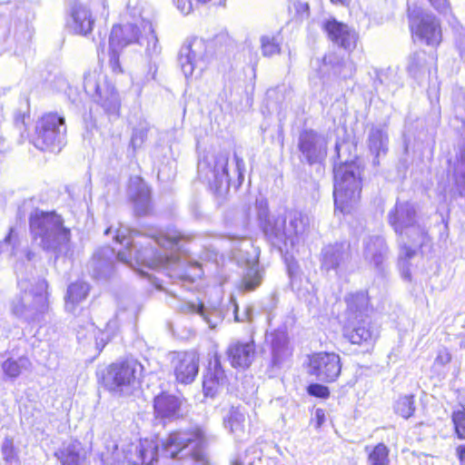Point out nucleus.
<instances>
[{
  "label": "nucleus",
  "instance_id": "nucleus-1",
  "mask_svg": "<svg viewBox=\"0 0 465 465\" xmlns=\"http://www.w3.org/2000/svg\"><path fill=\"white\" fill-rule=\"evenodd\" d=\"M114 232V240L124 244L125 249L117 253L110 246L98 249L88 265L95 279L109 277L116 260L133 269L142 266L153 270L173 268L181 260L185 236L180 232L172 231L151 237L121 227Z\"/></svg>",
  "mask_w": 465,
  "mask_h": 465
},
{
  "label": "nucleus",
  "instance_id": "nucleus-2",
  "mask_svg": "<svg viewBox=\"0 0 465 465\" xmlns=\"http://www.w3.org/2000/svg\"><path fill=\"white\" fill-rule=\"evenodd\" d=\"M388 222L398 235L401 246L399 266L402 277L411 280L408 260L412 258L416 251L408 243L421 245L427 239V231L417 220L415 206L410 202L397 201L393 209L388 213Z\"/></svg>",
  "mask_w": 465,
  "mask_h": 465
},
{
  "label": "nucleus",
  "instance_id": "nucleus-3",
  "mask_svg": "<svg viewBox=\"0 0 465 465\" xmlns=\"http://www.w3.org/2000/svg\"><path fill=\"white\" fill-rule=\"evenodd\" d=\"M345 143H336L335 151L340 163L333 167V199L335 213L350 214L359 206L362 187V169L355 161H342L341 150L347 146Z\"/></svg>",
  "mask_w": 465,
  "mask_h": 465
},
{
  "label": "nucleus",
  "instance_id": "nucleus-4",
  "mask_svg": "<svg viewBox=\"0 0 465 465\" xmlns=\"http://www.w3.org/2000/svg\"><path fill=\"white\" fill-rule=\"evenodd\" d=\"M30 232L38 244L55 257H69L73 254L71 231L64 225L63 218L55 212L39 209L29 217Z\"/></svg>",
  "mask_w": 465,
  "mask_h": 465
},
{
  "label": "nucleus",
  "instance_id": "nucleus-5",
  "mask_svg": "<svg viewBox=\"0 0 465 465\" xmlns=\"http://www.w3.org/2000/svg\"><path fill=\"white\" fill-rule=\"evenodd\" d=\"M20 290L12 302L13 312L27 322H39L41 315L48 310L47 282L45 279H21Z\"/></svg>",
  "mask_w": 465,
  "mask_h": 465
},
{
  "label": "nucleus",
  "instance_id": "nucleus-6",
  "mask_svg": "<svg viewBox=\"0 0 465 465\" xmlns=\"http://www.w3.org/2000/svg\"><path fill=\"white\" fill-rule=\"evenodd\" d=\"M205 438L200 429L175 430L162 441V452L172 459L191 458L193 465H210L203 448Z\"/></svg>",
  "mask_w": 465,
  "mask_h": 465
},
{
  "label": "nucleus",
  "instance_id": "nucleus-7",
  "mask_svg": "<svg viewBox=\"0 0 465 465\" xmlns=\"http://www.w3.org/2000/svg\"><path fill=\"white\" fill-rule=\"evenodd\" d=\"M143 366L134 359L109 365L103 377L104 387L111 392L128 395L140 383Z\"/></svg>",
  "mask_w": 465,
  "mask_h": 465
},
{
  "label": "nucleus",
  "instance_id": "nucleus-8",
  "mask_svg": "<svg viewBox=\"0 0 465 465\" xmlns=\"http://www.w3.org/2000/svg\"><path fill=\"white\" fill-rule=\"evenodd\" d=\"M64 117L56 113L44 114L37 120L32 143L41 151L60 152L65 143Z\"/></svg>",
  "mask_w": 465,
  "mask_h": 465
},
{
  "label": "nucleus",
  "instance_id": "nucleus-9",
  "mask_svg": "<svg viewBox=\"0 0 465 465\" xmlns=\"http://www.w3.org/2000/svg\"><path fill=\"white\" fill-rule=\"evenodd\" d=\"M84 89L87 95L104 110L111 117H118L121 108L119 94L109 83L101 69L88 71L84 75Z\"/></svg>",
  "mask_w": 465,
  "mask_h": 465
},
{
  "label": "nucleus",
  "instance_id": "nucleus-10",
  "mask_svg": "<svg viewBox=\"0 0 465 465\" xmlns=\"http://www.w3.org/2000/svg\"><path fill=\"white\" fill-rule=\"evenodd\" d=\"M229 154L219 153L215 155H206L199 160L198 175L206 182L215 194L228 192L232 178L228 172Z\"/></svg>",
  "mask_w": 465,
  "mask_h": 465
},
{
  "label": "nucleus",
  "instance_id": "nucleus-11",
  "mask_svg": "<svg viewBox=\"0 0 465 465\" xmlns=\"http://www.w3.org/2000/svg\"><path fill=\"white\" fill-rule=\"evenodd\" d=\"M281 219L284 220V225L279 226L274 232L271 227L267 229V232L271 244L282 252L287 249L288 244L293 246L299 237L308 230L310 219L307 214L297 210L289 211Z\"/></svg>",
  "mask_w": 465,
  "mask_h": 465
},
{
  "label": "nucleus",
  "instance_id": "nucleus-12",
  "mask_svg": "<svg viewBox=\"0 0 465 465\" xmlns=\"http://www.w3.org/2000/svg\"><path fill=\"white\" fill-rule=\"evenodd\" d=\"M238 240L241 242V247L239 250L234 251L233 257L239 265L246 267L241 282V289L245 292H252L262 281V271L259 267L260 252L245 238Z\"/></svg>",
  "mask_w": 465,
  "mask_h": 465
},
{
  "label": "nucleus",
  "instance_id": "nucleus-13",
  "mask_svg": "<svg viewBox=\"0 0 465 465\" xmlns=\"http://www.w3.org/2000/svg\"><path fill=\"white\" fill-rule=\"evenodd\" d=\"M412 34L428 45H438L441 41V28L435 15L423 10L408 7Z\"/></svg>",
  "mask_w": 465,
  "mask_h": 465
},
{
  "label": "nucleus",
  "instance_id": "nucleus-14",
  "mask_svg": "<svg viewBox=\"0 0 465 465\" xmlns=\"http://www.w3.org/2000/svg\"><path fill=\"white\" fill-rule=\"evenodd\" d=\"M267 341L271 347V359L265 372L269 378H274L290 361L292 350L289 345L288 334L284 331L277 330L270 333L267 335Z\"/></svg>",
  "mask_w": 465,
  "mask_h": 465
},
{
  "label": "nucleus",
  "instance_id": "nucleus-15",
  "mask_svg": "<svg viewBox=\"0 0 465 465\" xmlns=\"http://www.w3.org/2000/svg\"><path fill=\"white\" fill-rule=\"evenodd\" d=\"M206 51V43L200 38H193L183 45L179 52L178 62L186 78L192 76L195 71L201 74L204 70Z\"/></svg>",
  "mask_w": 465,
  "mask_h": 465
},
{
  "label": "nucleus",
  "instance_id": "nucleus-16",
  "mask_svg": "<svg viewBox=\"0 0 465 465\" xmlns=\"http://www.w3.org/2000/svg\"><path fill=\"white\" fill-rule=\"evenodd\" d=\"M310 373L323 382H333L341 374V358L334 352H318L310 357Z\"/></svg>",
  "mask_w": 465,
  "mask_h": 465
},
{
  "label": "nucleus",
  "instance_id": "nucleus-17",
  "mask_svg": "<svg viewBox=\"0 0 465 465\" xmlns=\"http://www.w3.org/2000/svg\"><path fill=\"white\" fill-rule=\"evenodd\" d=\"M343 336L351 343L371 347L378 339L379 332L371 318L345 320Z\"/></svg>",
  "mask_w": 465,
  "mask_h": 465
},
{
  "label": "nucleus",
  "instance_id": "nucleus-18",
  "mask_svg": "<svg viewBox=\"0 0 465 465\" xmlns=\"http://www.w3.org/2000/svg\"><path fill=\"white\" fill-rule=\"evenodd\" d=\"M298 149L305 161L312 165L324 160L327 141L324 135L313 130H303L298 138Z\"/></svg>",
  "mask_w": 465,
  "mask_h": 465
},
{
  "label": "nucleus",
  "instance_id": "nucleus-19",
  "mask_svg": "<svg viewBox=\"0 0 465 465\" xmlns=\"http://www.w3.org/2000/svg\"><path fill=\"white\" fill-rule=\"evenodd\" d=\"M172 367L176 381L183 384L192 383L199 371V357L193 351L174 352Z\"/></svg>",
  "mask_w": 465,
  "mask_h": 465
},
{
  "label": "nucleus",
  "instance_id": "nucleus-20",
  "mask_svg": "<svg viewBox=\"0 0 465 465\" xmlns=\"http://www.w3.org/2000/svg\"><path fill=\"white\" fill-rule=\"evenodd\" d=\"M159 444L154 440H141L124 450V459L132 465H154L158 460Z\"/></svg>",
  "mask_w": 465,
  "mask_h": 465
},
{
  "label": "nucleus",
  "instance_id": "nucleus-21",
  "mask_svg": "<svg viewBox=\"0 0 465 465\" xmlns=\"http://www.w3.org/2000/svg\"><path fill=\"white\" fill-rule=\"evenodd\" d=\"M350 244L336 242L324 246L321 252V268L326 272L336 273L344 269L350 261Z\"/></svg>",
  "mask_w": 465,
  "mask_h": 465
},
{
  "label": "nucleus",
  "instance_id": "nucleus-22",
  "mask_svg": "<svg viewBox=\"0 0 465 465\" xmlns=\"http://www.w3.org/2000/svg\"><path fill=\"white\" fill-rule=\"evenodd\" d=\"M256 356V346L252 340L232 341L226 349V357L231 366L237 370L248 369Z\"/></svg>",
  "mask_w": 465,
  "mask_h": 465
},
{
  "label": "nucleus",
  "instance_id": "nucleus-23",
  "mask_svg": "<svg viewBox=\"0 0 465 465\" xmlns=\"http://www.w3.org/2000/svg\"><path fill=\"white\" fill-rule=\"evenodd\" d=\"M322 28L334 45L349 51L355 48L357 34L347 25L330 18L322 23Z\"/></svg>",
  "mask_w": 465,
  "mask_h": 465
},
{
  "label": "nucleus",
  "instance_id": "nucleus-24",
  "mask_svg": "<svg viewBox=\"0 0 465 465\" xmlns=\"http://www.w3.org/2000/svg\"><path fill=\"white\" fill-rule=\"evenodd\" d=\"M226 382L225 371L222 367L221 356L214 354L203 381L205 396L213 397Z\"/></svg>",
  "mask_w": 465,
  "mask_h": 465
},
{
  "label": "nucleus",
  "instance_id": "nucleus-25",
  "mask_svg": "<svg viewBox=\"0 0 465 465\" xmlns=\"http://www.w3.org/2000/svg\"><path fill=\"white\" fill-rule=\"evenodd\" d=\"M182 400L180 397L163 391L153 400V410L155 416L163 420H174L180 414Z\"/></svg>",
  "mask_w": 465,
  "mask_h": 465
},
{
  "label": "nucleus",
  "instance_id": "nucleus-26",
  "mask_svg": "<svg viewBox=\"0 0 465 465\" xmlns=\"http://www.w3.org/2000/svg\"><path fill=\"white\" fill-rule=\"evenodd\" d=\"M128 193L134 203V212L137 215H146L151 212V191L145 183L139 178H135L131 182Z\"/></svg>",
  "mask_w": 465,
  "mask_h": 465
},
{
  "label": "nucleus",
  "instance_id": "nucleus-27",
  "mask_svg": "<svg viewBox=\"0 0 465 465\" xmlns=\"http://www.w3.org/2000/svg\"><path fill=\"white\" fill-rule=\"evenodd\" d=\"M389 137L384 125H371L368 132V147L374 155L373 164H380L379 158L385 155L388 151Z\"/></svg>",
  "mask_w": 465,
  "mask_h": 465
},
{
  "label": "nucleus",
  "instance_id": "nucleus-28",
  "mask_svg": "<svg viewBox=\"0 0 465 465\" xmlns=\"http://www.w3.org/2000/svg\"><path fill=\"white\" fill-rule=\"evenodd\" d=\"M69 27L78 35H87L92 32L94 20L90 10L81 4H75L71 10Z\"/></svg>",
  "mask_w": 465,
  "mask_h": 465
},
{
  "label": "nucleus",
  "instance_id": "nucleus-29",
  "mask_svg": "<svg viewBox=\"0 0 465 465\" xmlns=\"http://www.w3.org/2000/svg\"><path fill=\"white\" fill-rule=\"evenodd\" d=\"M364 245L365 259L372 263L379 272H382L384 270L383 262L388 251L385 240L381 236H370Z\"/></svg>",
  "mask_w": 465,
  "mask_h": 465
},
{
  "label": "nucleus",
  "instance_id": "nucleus-30",
  "mask_svg": "<svg viewBox=\"0 0 465 465\" xmlns=\"http://www.w3.org/2000/svg\"><path fill=\"white\" fill-rule=\"evenodd\" d=\"M180 311L183 313L200 315L210 329H215L223 320V313L218 308H207L203 302H183Z\"/></svg>",
  "mask_w": 465,
  "mask_h": 465
},
{
  "label": "nucleus",
  "instance_id": "nucleus-31",
  "mask_svg": "<svg viewBox=\"0 0 465 465\" xmlns=\"http://www.w3.org/2000/svg\"><path fill=\"white\" fill-rule=\"evenodd\" d=\"M345 302L347 309L345 312V320L370 318L371 308L369 306L368 293L365 292H356L350 293Z\"/></svg>",
  "mask_w": 465,
  "mask_h": 465
},
{
  "label": "nucleus",
  "instance_id": "nucleus-32",
  "mask_svg": "<svg viewBox=\"0 0 465 465\" xmlns=\"http://www.w3.org/2000/svg\"><path fill=\"white\" fill-rule=\"evenodd\" d=\"M139 29L133 24L114 25L109 38L110 48H124L139 40Z\"/></svg>",
  "mask_w": 465,
  "mask_h": 465
},
{
  "label": "nucleus",
  "instance_id": "nucleus-33",
  "mask_svg": "<svg viewBox=\"0 0 465 465\" xmlns=\"http://www.w3.org/2000/svg\"><path fill=\"white\" fill-rule=\"evenodd\" d=\"M87 450L83 444L76 440L64 445L59 451L58 459L62 465H82L86 458Z\"/></svg>",
  "mask_w": 465,
  "mask_h": 465
},
{
  "label": "nucleus",
  "instance_id": "nucleus-34",
  "mask_svg": "<svg viewBox=\"0 0 465 465\" xmlns=\"http://www.w3.org/2000/svg\"><path fill=\"white\" fill-rule=\"evenodd\" d=\"M255 209L260 227L266 239L269 241V232H267V229L271 227L272 232H274L279 226L284 225V220L281 219L282 216H270L268 203L262 197L256 199Z\"/></svg>",
  "mask_w": 465,
  "mask_h": 465
},
{
  "label": "nucleus",
  "instance_id": "nucleus-35",
  "mask_svg": "<svg viewBox=\"0 0 465 465\" xmlns=\"http://www.w3.org/2000/svg\"><path fill=\"white\" fill-rule=\"evenodd\" d=\"M223 425L235 438H241L245 429V411L240 407H232L223 417Z\"/></svg>",
  "mask_w": 465,
  "mask_h": 465
},
{
  "label": "nucleus",
  "instance_id": "nucleus-36",
  "mask_svg": "<svg viewBox=\"0 0 465 465\" xmlns=\"http://www.w3.org/2000/svg\"><path fill=\"white\" fill-rule=\"evenodd\" d=\"M98 335L104 336V332L98 330L93 322H87L84 326H79L76 331V337L80 343L88 345L94 342L96 349L101 351L106 341L103 337L99 338Z\"/></svg>",
  "mask_w": 465,
  "mask_h": 465
},
{
  "label": "nucleus",
  "instance_id": "nucleus-37",
  "mask_svg": "<svg viewBox=\"0 0 465 465\" xmlns=\"http://www.w3.org/2000/svg\"><path fill=\"white\" fill-rule=\"evenodd\" d=\"M89 291V284L85 282L79 281L71 283L65 296V309L74 312L75 306L86 299Z\"/></svg>",
  "mask_w": 465,
  "mask_h": 465
},
{
  "label": "nucleus",
  "instance_id": "nucleus-38",
  "mask_svg": "<svg viewBox=\"0 0 465 465\" xmlns=\"http://www.w3.org/2000/svg\"><path fill=\"white\" fill-rule=\"evenodd\" d=\"M31 368V361L27 357L22 356L17 359L8 358L2 363V370L5 376L8 379L15 380L23 371Z\"/></svg>",
  "mask_w": 465,
  "mask_h": 465
},
{
  "label": "nucleus",
  "instance_id": "nucleus-39",
  "mask_svg": "<svg viewBox=\"0 0 465 465\" xmlns=\"http://www.w3.org/2000/svg\"><path fill=\"white\" fill-rule=\"evenodd\" d=\"M427 54L424 51H416L408 57L406 69L410 75L415 79H419L427 72Z\"/></svg>",
  "mask_w": 465,
  "mask_h": 465
},
{
  "label": "nucleus",
  "instance_id": "nucleus-40",
  "mask_svg": "<svg viewBox=\"0 0 465 465\" xmlns=\"http://www.w3.org/2000/svg\"><path fill=\"white\" fill-rule=\"evenodd\" d=\"M282 37L280 34L264 35L261 36V49L262 55L271 57L281 52Z\"/></svg>",
  "mask_w": 465,
  "mask_h": 465
},
{
  "label": "nucleus",
  "instance_id": "nucleus-41",
  "mask_svg": "<svg viewBox=\"0 0 465 465\" xmlns=\"http://www.w3.org/2000/svg\"><path fill=\"white\" fill-rule=\"evenodd\" d=\"M389 449L383 443H379L373 447L368 454V465H389Z\"/></svg>",
  "mask_w": 465,
  "mask_h": 465
},
{
  "label": "nucleus",
  "instance_id": "nucleus-42",
  "mask_svg": "<svg viewBox=\"0 0 465 465\" xmlns=\"http://www.w3.org/2000/svg\"><path fill=\"white\" fill-rule=\"evenodd\" d=\"M394 411L404 419L411 417L415 411L413 395L399 397L394 403Z\"/></svg>",
  "mask_w": 465,
  "mask_h": 465
},
{
  "label": "nucleus",
  "instance_id": "nucleus-43",
  "mask_svg": "<svg viewBox=\"0 0 465 465\" xmlns=\"http://www.w3.org/2000/svg\"><path fill=\"white\" fill-rule=\"evenodd\" d=\"M451 419L458 438L465 440V407L460 404L453 411Z\"/></svg>",
  "mask_w": 465,
  "mask_h": 465
},
{
  "label": "nucleus",
  "instance_id": "nucleus-44",
  "mask_svg": "<svg viewBox=\"0 0 465 465\" xmlns=\"http://www.w3.org/2000/svg\"><path fill=\"white\" fill-rule=\"evenodd\" d=\"M456 182L460 186V193L465 194V145L460 149L457 156V163L454 167Z\"/></svg>",
  "mask_w": 465,
  "mask_h": 465
},
{
  "label": "nucleus",
  "instance_id": "nucleus-45",
  "mask_svg": "<svg viewBox=\"0 0 465 465\" xmlns=\"http://www.w3.org/2000/svg\"><path fill=\"white\" fill-rule=\"evenodd\" d=\"M1 452L3 460L8 463L13 464L17 462L18 456L15 450L14 440L11 438H5L2 443Z\"/></svg>",
  "mask_w": 465,
  "mask_h": 465
},
{
  "label": "nucleus",
  "instance_id": "nucleus-46",
  "mask_svg": "<svg viewBox=\"0 0 465 465\" xmlns=\"http://www.w3.org/2000/svg\"><path fill=\"white\" fill-rule=\"evenodd\" d=\"M148 128L146 125L135 127L133 131L130 145L134 151L141 148L147 138Z\"/></svg>",
  "mask_w": 465,
  "mask_h": 465
},
{
  "label": "nucleus",
  "instance_id": "nucleus-47",
  "mask_svg": "<svg viewBox=\"0 0 465 465\" xmlns=\"http://www.w3.org/2000/svg\"><path fill=\"white\" fill-rule=\"evenodd\" d=\"M289 8L291 11L294 10V15L300 21L308 19L310 16V6L307 2L294 1Z\"/></svg>",
  "mask_w": 465,
  "mask_h": 465
},
{
  "label": "nucleus",
  "instance_id": "nucleus-48",
  "mask_svg": "<svg viewBox=\"0 0 465 465\" xmlns=\"http://www.w3.org/2000/svg\"><path fill=\"white\" fill-rule=\"evenodd\" d=\"M148 27L149 36L147 37V48L146 52L149 55L157 54L160 52V48L158 46V40L154 34V31L150 23H146L144 25V29Z\"/></svg>",
  "mask_w": 465,
  "mask_h": 465
},
{
  "label": "nucleus",
  "instance_id": "nucleus-49",
  "mask_svg": "<svg viewBox=\"0 0 465 465\" xmlns=\"http://www.w3.org/2000/svg\"><path fill=\"white\" fill-rule=\"evenodd\" d=\"M307 392L311 396L321 399H327L330 395L329 388L320 383L310 384L307 387Z\"/></svg>",
  "mask_w": 465,
  "mask_h": 465
},
{
  "label": "nucleus",
  "instance_id": "nucleus-50",
  "mask_svg": "<svg viewBox=\"0 0 465 465\" xmlns=\"http://www.w3.org/2000/svg\"><path fill=\"white\" fill-rule=\"evenodd\" d=\"M233 157L235 162V173L237 175L236 186H240L244 180L245 163L243 159L239 157L236 153H234Z\"/></svg>",
  "mask_w": 465,
  "mask_h": 465
},
{
  "label": "nucleus",
  "instance_id": "nucleus-51",
  "mask_svg": "<svg viewBox=\"0 0 465 465\" xmlns=\"http://www.w3.org/2000/svg\"><path fill=\"white\" fill-rule=\"evenodd\" d=\"M120 48H114L112 49L110 48V60H109V64H110V66L113 70V72L114 73H122L123 70L121 68V65H120V61H119V54H118V50Z\"/></svg>",
  "mask_w": 465,
  "mask_h": 465
},
{
  "label": "nucleus",
  "instance_id": "nucleus-52",
  "mask_svg": "<svg viewBox=\"0 0 465 465\" xmlns=\"http://www.w3.org/2000/svg\"><path fill=\"white\" fill-rule=\"evenodd\" d=\"M450 361H451L450 353L449 352V351L447 349L443 348L438 351V355L435 358L434 364L440 365V366H444V365L448 364Z\"/></svg>",
  "mask_w": 465,
  "mask_h": 465
},
{
  "label": "nucleus",
  "instance_id": "nucleus-53",
  "mask_svg": "<svg viewBox=\"0 0 465 465\" xmlns=\"http://www.w3.org/2000/svg\"><path fill=\"white\" fill-rule=\"evenodd\" d=\"M231 301L233 303V307H234V310H233V312H234V320L236 322H245V321H248L250 320V312H251V309L248 308L246 310V312L243 313V315L241 317L238 313V310H239V307L238 305L236 304L235 302V300L232 297L231 298Z\"/></svg>",
  "mask_w": 465,
  "mask_h": 465
},
{
  "label": "nucleus",
  "instance_id": "nucleus-54",
  "mask_svg": "<svg viewBox=\"0 0 465 465\" xmlns=\"http://www.w3.org/2000/svg\"><path fill=\"white\" fill-rule=\"evenodd\" d=\"M457 47L462 59H465V30L461 31L457 38Z\"/></svg>",
  "mask_w": 465,
  "mask_h": 465
},
{
  "label": "nucleus",
  "instance_id": "nucleus-55",
  "mask_svg": "<svg viewBox=\"0 0 465 465\" xmlns=\"http://www.w3.org/2000/svg\"><path fill=\"white\" fill-rule=\"evenodd\" d=\"M431 5L440 13L447 12L449 8L448 0H428Z\"/></svg>",
  "mask_w": 465,
  "mask_h": 465
},
{
  "label": "nucleus",
  "instance_id": "nucleus-56",
  "mask_svg": "<svg viewBox=\"0 0 465 465\" xmlns=\"http://www.w3.org/2000/svg\"><path fill=\"white\" fill-rule=\"evenodd\" d=\"M114 461H111V459L107 454L102 453L101 460L104 465H119L120 460L118 458H113Z\"/></svg>",
  "mask_w": 465,
  "mask_h": 465
},
{
  "label": "nucleus",
  "instance_id": "nucleus-57",
  "mask_svg": "<svg viewBox=\"0 0 465 465\" xmlns=\"http://www.w3.org/2000/svg\"><path fill=\"white\" fill-rule=\"evenodd\" d=\"M457 455L460 461V465H465V445L457 448Z\"/></svg>",
  "mask_w": 465,
  "mask_h": 465
},
{
  "label": "nucleus",
  "instance_id": "nucleus-58",
  "mask_svg": "<svg viewBox=\"0 0 465 465\" xmlns=\"http://www.w3.org/2000/svg\"><path fill=\"white\" fill-rule=\"evenodd\" d=\"M15 230L13 227L10 228L8 234L5 237L4 242L10 244L14 237Z\"/></svg>",
  "mask_w": 465,
  "mask_h": 465
},
{
  "label": "nucleus",
  "instance_id": "nucleus-59",
  "mask_svg": "<svg viewBox=\"0 0 465 465\" xmlns=\"http://www.w3.org/2000/svg\"><path fill=\"white\" fill-rule=\"evenodd\" d=\"M315 415H316V418L318 420V424L321 425L322 422L324 420V413H323L322 410L317 409L316 412H315Z\"/></svg>",
  "mask_w": 465,
  "mask_h": 465
},
{
  "label": "nucleus",
  "instance_id": "nucleus-60",
  "mask_svg": "<svg viewBox=\"0 0 465 465\" xmlns=\"http://www.w3.org/2000/svg\"><path fill=\"white\" fill-rule=\"evenodd\" d=\"M383 74H384L383 73L377 74L378 80L380 81L381 84L383 83V79H382Z\"/></svg>",
  "mask_w": 465,
  "mask_h": 465
},
{
  "label": "nucleus",
  "instance_id": "nucleus-61",
  "mask_svg": "<svg viewBox=\"0 0 465 465\" xmlns=\"http://www.w3.org/2000/svg\"><path fill=\"white\" fill-rule=\"evenodd\" d=\"M34 255L35 254L33 252H28L26 254L27 260L31 261L33 259Z\"/></svg>",
  "mask_w": 465,
  "mask_h": 465
},
{
  "label": "nucleus",
  "instance_id": "nucleus-62",
  "mask_svg": "<svg viewBox=\"0 0 465 465\" xmlns=\"http://www.w3.org/2000/svg\"><path fill=\"white\" fill-rule=\"evenodd\" d=\"M112 232H113V227H109V228H107V229L105 230L104 233H105L106 235H108V234H109V233H111Z\"/></svg>",
  "mask_w": 465,
  "mask_h": 465
},
{
  "label": "nucleus",
  "instance_id": "nucleus-63",
  "mask_svg": "<svg viewBox=\"0 0 465 465\" xmlns=\"http://www.w3.org/2000/svg\"><path fill=\"white\" fill-rule=\"evenodd\" d=\"M331 1L335 4H343L346 0H331Z\"/></svg>",
  "mask_w": 465,
  "mask_h": 465
},
{
  "label": "nucleus",
  "instance_id": "nucleus-64",
  "mask_svg": "<svg viewBox=\"0 0 465 465\" xmlns=\"http://www.w3.org/2000/svg\"><path fill=\"white\" fill-rule=\"evenodd\" d=\"M137 271H139V272L143 275L145 274V272L143 271V268H138Z\"/></svg>",
  "mask_w": 465,
  "mask_h": 465
}]
</instances>
